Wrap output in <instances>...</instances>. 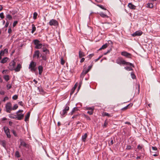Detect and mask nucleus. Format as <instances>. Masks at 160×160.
I'll use <instances>...</instances> for the list:
<instances>
[{
    "label": "nucleus",
    "mask_w": 160,
    "mask_h": 160,
    "mask_svg": "<svg viewBox=\"0 0 160 160\" xmlns=\"http://www.w3.org/2000/svg\"><path fill=\"white\" fill-rule=\"evenodd\" d=\"M116 62L120 65L125 64L126 65L133 66V64L129 62H126L122 58H118L116 60Z\"/></svg>",
    "instance_id": "f257e3e1"
},
{
    "label": "nucleus",
    "mask_w": 160,
    "mask_h": 160,
    "mask_svg": "<svg viewBox=\"0 0 160 160\" xmlns=\"http://www.w3.org/2000/svg\"><path fill=\"white\" fill-rule=\"evenodd\" d=\"M36 62L32 61L30 62L29 66V69L32 72H35L36 70Z\"/></svg>",
    "instance_id": "f03ea898"
},
{
    "label": "nucleus",
    "mask_w": 160,
    "mask_h": 160,
    "mask_svg": "<svg viewBox=\"0 0 160 160\" xmlns=\"http://www.w3.org/2000/svg\"><path fill=\"white\" fill-rule=\"evenodd\" d=\"M93 66L92 63L88 67V69L87 70H83L80 75V77L81 78H83L84 76L88 73L92 68Z\"/></svg>",
    "instance_id": "7ed1b4c3"
},
{
    "label": "nucleus",
    "mask_w": 160,
    "mask_h": 160,
    "mask_svg": "<svg viewBox=\"0 0 160 160\" xmlns=\"http://www.w3.org/2000/svg\"><path fill=\"white\" fill-rule=\"evenodd\" d=\"M6 111L7 112L10 113L12 110V104L11 102H8L5 105Z\"/></svg>",
    "instance_id": "20e7f679"
},
{
    "label": "nucleus",
    "mask_w": 160,
    "mask_h": 160,
    "mask_svg": "<svg viewBox=\"0 0 160 160\" xmlns=\"http://www.w3.org/2000/svg\"><path fill=\"white\" fill-rule=\"evenodd\" d=\"M33 42L35 45V48L37 49H40L42 47V44L40 43V41L38 39H35L33 40Z\"/></svg>",
    "instance_id": "39448f33"
},
{
    "label": "nucleus",
    "mask_w": 160,
    "mask_h": 160,
    "mask_svg": "<svg viewBox=\"0 0 160 160\" xmlns=\"http://www.w3.org/2000/svg\"><path fill=\"white\" fill-rule=\"evenodd\" d=\"M15 64L16 62L14 61H12L9 64L8 68L11 71L14 70Z\"/></svg>",
    "instance_id": "423d86ee"
},
{
    "label": "nucleus",
    "mask_w": 160,
    "mask_h": 160,
    "mask_svg": "<svg viewBox=\"0 0 160 160\" xmlns=\"http://www.w3.org/2000/svg\"><path fill=\"white\" fill-rule=\"evenodd\" d=\"M3 129L4 131L6 133L7 137L8 138H10L11 136L10 134V132L9 131V129L8 128L5 126L3 127Z\"/></svg>",
    "instance_id": "0eeeda50"
},
{
    "label": "nucleus",
    "mask_w": 160,
    "mask_h": 160,
    "mask_svg": "<svg viewBox=\"0 0 160 160\" xmlns=\"http://www.w3.org/2000/svg\"><path fill=\"white\" fill-rule=\"evenodd\" d=\"M69 110V107L66 106L65 108L63 110L62 112H60V114L63 117H64L67 114V112Z\"/></svg>",
    "instance_id": "6e6552de"
},
{
    "label": "nucleus",
    "mask_w": 160,
    "mask_h": 160,
    "mask_svg": "<svg viewBox=\"0 0 160 160\" xmlns=\"http://www.w3.org/2000/svg\"><path fill=\"white\" fill-rule=\"evenodd\" d=\"M121 54L122 55L125 57L127 58H131L132 56L131 54L128 52L126 51H123L121 52Z\"/></svg>",
    "instance_id": "1a4fd4ad"
},
{
    "label": "nucleus",
    "mask_w": 160,
    "mask_h": 160,
    "mask_svg": "<svg viewBox=\"0 0 160 160\" xmlns=\"http://www.w3.org/2000/svg\"><path fill=\"white\" fill-rule=\"evenodd\" d=\"M49 24L50 26L53 25L56 26L58 25V22L56 20L53 19L51 20L49 22Z\"/></svg>",
    "instance_id": "9d476101"
},
{
    "label": "nucleus",
    "mask_w": 160,
    "mask_h": 160,
    "mask_svg": "<svg viewBox=\"0 0 160 160\" xmlns=\"http://www.w3.org/2000/svg\"><path fill=\"white\" fill-rule=\"evenodd\" d=\"M142 33V32L141 31H136L134 33L132 34V35L133 37H135L136 36H141Z\"/></svg>",
    "instance_id": "9b49d317"
},
{
    "label": "nucleus",
    "mask_w": 160,
    "mask_h": 160,
    "mask_svg": "<svg viewBox=\"0 0 160 160\" xmlns=\"http://www.w3.org/2000/svg\"><path fill=\"white\" fill-rule=\"evenodd\" d=\"M40 52L39 50H37L34 52V54L33 55V58H34L37 57V58H39L40 57Z\"/></svg>",
    "instance_id": "f8f14e48"
},
{
    "label": "nucleus",
    "mask_w": 160,
    "mask_h": 160,
    "mask_svg": "<svg viewBox=\"0 0 160 160\" xmlns=\"http://www.w3.org/2000/svg\"><path fill=\"white\" fill-rule=\"evenodd\" d=\"M16 119L18 120L22 119L24 117V115L23 114H17Z\"/></svg>",
    "instance_id": "ddd939ff"
},
{
    "label": "nucleus",
    "mask_w": 160,
    "mask_h": 160,
    "mask_svg": "<svg viewBox=\"0 0 160 160\" xmlns=\"http://www.w3.org/2000/svg\"><path fill=\"white\" fill-rule=\"evenodd\" d=\"M21 146L27 148L28 147V145L27 144L24 142L23 141H21L20 142V144L19 146V148H20Z\"/></svg>",
    "instance_id": "4468645a"
},
{
    "label": "nucleus",
    "mask_w": 160,
    "mask_h": 160,
    "mask_svg": "<svg viewBox=\"0 0 160 160\" xmlns=\"http://www.w3.org/2000/svg\"><path fill=\"white\" fill-rule=\"evenodd\" d=\"M21 68V65L20 64H18L17 67L15 68L14 70H15L16 72H19L20 71Z\"/></svg>",
    "instance_id": "2eb2a0df"
},
{
    "label": "nucleus",
    "mask_w": 160,
    "mask_h": 160,
    "mask_svg": "<svg viewBox=\"0 0 160 160\" xmlns=\"http://www.w3.org/2000/svg\"><path fill=\"white\" fill-rule=\"evenodd\" d=\"M87 137L88 135L86 133H85L84 135H82V141L83 142H85L86 141V138H87Z\"/></svg>",
    "instance_id": "dca6fc26"
},
{
    "label": "nucleus",
    "mask_w": 160,
    "mask_h": 160,
    "mask_svg": "<svg viewBox=\"0 0 160 160\" xmlns=\"http://www.w3.org/2000/svg\"><path fill=\"white\" fill-rule=\"evenodd\" d=\"M128 7L131 9H135L136 6L131 3H129L128 5Z\"/></svg>",
    "instance_id": "f3484780"
},
{
    "label": "nucleus",
    "mask_w": 160,
    "mask_h": 160,
    "mask_svg": "<svg viewBox=\"0 0 160 160\" xmlns=\"http://www.w3.org/2000/svg\"><path fill=\"white\" fill-rule=\"evenodd\" d=\"M0 144L4 148H6V142L4 140L0 141Z\"/></svg>",
    "instance_id": "a211bd4d"
},
{
    "label": "nucleus",
    "mask_w": 160,
    "mask_h": 160,
    "mask_svg": "<svg viewBox=\"0 0 160 160\" xmlns=\"http://www.w3.org/2000/svg\"><path fill=\"white\" fill-rule=\"evenodd\" d=\"M39 74L41 75L43 71V67L42 66H39L38 67Z\"/></svg>",
    "instance_id": "6ab92c4d"
},
{
    "label": "nucleus",
    "mask_w": 160,
    "mask_h": 160,
    "mask_svg": "<svg viewBox=\"0 0 160 160\" xmlns=\"http://www.w3.org/2000/svg\"><path fill=\"white\" fill-rule=\"evenodd\" d=\"M30 112H28L27 115L25 116V121L26 122H27V121L28 120V119L29 118L30 116Z\"/></svg>",
    "instance_id": "aec40b11"
},
{
    "label": "nucleus",
    "mask_w": 160,
    "mask_h": 160,
    "mask_svg": "<svg viewBox=\"0 0 160 160\" xmlns=\"http://www.w3.org/2000/svg\"><path fill=\"white\" fill-rule=\"evenodd\" d=\"M8 59V58L7 57L4 58L1 61V63H5L7 61Z\"/></svg>",
    "instance_id": "412c9836"
},
{
    "label": "nucleus",
    "mask_w": 160,
    "mask_h": 160,
    "mask_svg": "<svg viewBox=\"0 0 160 160\" xmlns=\"http://www.w3.org/2000/svg\"><path fill=\"white\" fill-rule=\"evenodd\" d=\"M85 56V55L84 53L82 52L81 51V50L79 51V58H81L82 57H84Z\"/></svg>",
    "instance_id": "4be33fe9"
},
{
    "label": "nucleus",
    "mask_w": 160,
    "mask_h": 160,
    "mask_svg": "<svg viewBox=\"0 0 160 160\" xmlns=\"http://www.w3.org/2000/svg\"><path fill=\"white\" fill-rule=\"evenodd\" d=\"M43 51L46 54H49V52L48 50L46 48H43Z\"/></svg>",
    "instance_id": "5701e85b"
},
{
    "label": "nucleus",
    "mask_w": 160,
    "mask_h": 160,
    "mask_svg": "<svg viewBox=\"0 0 160 160\" xmlns=\"http://www.w3.org/2000/svg\"><path fill=\"white\" fill-rule=\"evenodd\" d=\"M100 15L101 17L103 18H108V16L106 14H104L103 12H101L100 13Z\"/></svg>",
    "instance_id": "b1692460"
},
{
    "label": "nucleus",
    "mask_w": 160,
    "mask_h": 160,
    "mask_svg": "<svg viewBox=\"0 0 160 160\" xmlns=\"http://www.w3.org/2000/svg\"><path fill=\"white\" fill-rule=\"evenodd\" d=\"M32 28L31 32L32 33H33L36 30V28L35 27V25L34 24H32Z\"/></svg>",
    "instance_id": "393cba45"
},
{
    "label": "nucleus",
    "mask_w": 160,
    "mask_h": 160,
    "mask_svg": "<svg viewBox=\"0 0 160 160\" xmlns=\"http://www.w3.org/2000/svg\"><path fill=\"white\" fill-rule=\"evenodd\" d=\"M108 44L106 43L103 45L102 47L99 49V50H100L102 49H104L107 48L108 47Z\"/></svg>",
    "instance_id": "a878e982"
},
{
    "label": "nucleus",
    "mask_w": 160,
    "mask_h": 160,
    "mask_svg": "<svg viewBox=\"0 0 160 160\" xmlns=\"http://www.w3.org/2000/svg\"><path fill=\"white\" fill-rule=\"evenodd\" d=\"M78 109L77 108H73L72 112L70 113L71 115H72L76 111H78Z\"/></svg>",
    "instance_id": "bb28decb"
},
{
    "label": "nucleus",
    "mask_w": 160,
    "mask_h": 160,
    "mask_svg": "<svg viewBox=\"0 0 160 160\" xmlns=\"http://www.w3.org/2000/svg\"><path fill=\"white\" fill-rule=\"evenodd\" d=\"M3 78L6 81H8L9 79V76L8 75H4L3 76Z\"/></svg>",
    "instance_id": "cd10ccee"
},
{
    "label": "nucleus",
    "mask_w": 160,
    "mask_h": 160,
    "mask_svg": "<svg viewBox=\"0 0 160 160\" xmlns=\"http://www.w3.org/2000/svg\"><path fill=\"white\" fill-rule=\"evenodd\" d=\"M108 121L107 120H105V121L103 125V128H105L107 127V125L108 124Z\"/></svg>",
    "instance_id": "c85d7f7f"
},
{
    "label": "nucleus",
    "mask_w": 160,
    "mask_h": 160,
    "mask_svg": "<svg viewBox=\"0 0 160 160\" xmlns=\"http://www.w3.org/2000/svg\"><path fill=\"white\" fill-rule=\"evenodd\" d=\"M40 57H41L42 59L44 60L45 61L47 59L46 56L45 54H44L43 55H41Z\"/></svg>",
    "instance_id": "c756f323"
},
{
    "label": "nucleus",
    "mask_w": 160,
    "mask_h": 160,
    "mask_svg": "<svg viewBox=\"0 0 160 160\" xmlns=\"http://www.w3.org/2000/svg\"><path fill=\"white\" fill-rule=\"evenodd\" d=\"M38 13L37 12H35L33 13V18L34 19H36L37 18Z\"/></svg>",
    "instance_id": "7c9ffc66"
},
{
    "label": "nucleus",
    "mask_w": 160,
    "mask_h": 160,
    "mask_svg": "<svg viewBox=\"0 0 160 160\" xmlns=\"http://www.w3.org/2000/svg\"><path fill=\"white\" fill-rule=\"evenodd\" d=\"M15 156L17 158H19L20 157V155H19V152L18 151H17L15 153Z\"/></svg>",
    "instance_id": "2f4dec72"
},
{
    "label": "nucleus",
    "mask_w": 160,
    "mask_h": 160,
    "mask_svg": "<svg viewBox=\"0 0 160 160\" xmlns=\"http://www.w3.org/2000/svg\"><path fill=\"white\" fill-rule=\"evenodd\" d=\"M18 106L17 104H15L12 108V110H15L16 109L18 108Z\"/></svg>",
    "instance_id": "473e14b6"
},
{
    "label": "nucleus",
    "mask_w": 160,
    "mask_h": 160,
    "mask_svg": "<svg viewBox=\"0 0 160 160\" xmlns=\"http://www.w3.org/2000/svg\"><path fill=\"white\" fill-rule=\"evenodd\" d=\"M124 68L127 71H130L132 70V68L130 67H126Z\"/></svg>",
    "instance_id": "72a5a7b5"
},
{
    "label": "nucleus",
    "mask_w": 160,
    "mask_h": 160,
    "mask_svg": "<svg viewBox=\"0 0 160 160\" xmlns=\"http://www.w3.org/2000/svg\"><path fill=\"white\" fill-rule=\"evenodd\" d=\"M6 18H8L9 20H11L12 18V16L10 14L7 15H6Z\"/></svg>",
    "instance_id": "f704fd0d"
},
{
    "label": "nucleus",
    "mask_w": 160,
    "mask_h": 160,
    "mask_svg": "<svg viewBox=\"0 0 160 160\" xmlns=\"http://www.w3.org/2000/svg\"><path fill=\"white\" fill-rule=\"evenodd\" d=\"M131 77L133 79H134L136 78V77L135 75L133 73V72H132L131 74Z\"/></svg>",
    "instance_id": "c9c22d12"
},
{
    "label": "nucleus",
    "mask_w": 160,
    "mask_h": 160,
    "mask_svg": "<svg viewBox=\"0 0 160 160\" xmlns=\"http://www.w3.org/2000/svg\"><path fill=\"white\" fill-rule=\"evenodd\" d=\"M148 7L152 8L153 7V4L152 3H148L147 4Z\"/></svg>",
    "instance_id": "e433bc0d"
},
{
    "label": "nucleus",
    "mask_w": 160,
    "mask_h": 160,
    "mask_svg": "<svg viewBox=\"0 0 160 160\" xmlns=\"http://www.w3.org/2000/svg\"><path fill=\"white\" fill-rule=\"evenodd\" d=\"M93 113V110H90V111H88L87 112V113L89 114L90 115H92Z\"/></svg>",
    "instance_id": "4c0bfd02"
},
{
    "label": "nucleus",
    "mask_w": 160,
    "mask_h": 160,
    "mask_svg": "<svg viewBox=\"0 0 160 160\" xmlns=\"http://www.w3.org/2000/svg\"><path fill=\"white\" fill-rule=\"evenodd\" d=\"M94 108L93 107H87L86 109L88 110H94Z\"/></svg>",
    "instance_id": "58836bf2"
},
{
    "label": "nucleus",
    "mask_w": 160,
    "mask_h": 160,
    "mask_svg": "<svg viewBox=\"0 0 160 160\" xmlns=\"http://www.w3.org/2000/svg\"><path fill=\"white\" fill-rule=\"evenodd\" d=\"M12 88V85L10 84H8L7 85V89L8 90Z\"/></svg>",
    "instance_id": "ea45409f"
},
{
    "label": "nucleus",
    "mask_w": 160,
    "mask_h": 160,
    "mask_svg": "<svg viewBox=\"0 0 160 160\" xmlns=\"http://www.w3.org/2000/svg\"><path fill=\"white\" fill-rule=\"evenodd\" d=\"M18 95H14L12 97V99L14 100H16L17 99H18Z\"/></svg>",
    "instance_id": "a19ab883"
},
{
    "label": "nucleus",
    "mask_w": 160,
    "mask_h": 160,
    "mask_svg": "<svg viewBox=\"0 0 160 160\" xmlns=\"http://www.w3.org/2000/svg\"><path fill=\"white\" fill-rule=\"evenodd\" d=\"M104 116H108V117H111V115L110 114L106 112L104 113Z\"/></svg>",
    "instance_id": "79ce46f5"
},
{
    "label": "nucleus",
    "mask_w": 160,
    "mask_h": 160,
    "mask_svg": "<svg viewBox=\"0 0 160 160\" xmlns=\"http://www.w3.org/2000/svg\"><path fill=\"white\" fill-rule=\"evenodd\" d=\"M0 17L2 19L4 18V14L3 12H2L0 13Z\"/></svg>",
    "instance_id": "37998d69"
},
{
    "label": "nucleus",
    "mask_w": 160,
    "mask_h": 160,
    "mask_svg": "<svg viewBox=\"0 0 160 160\" xmlns=\"http://www.w3.org/2000/svg\"><path fill=\"white\" fill-rule=\"evenodd\" d=\"M84 116H85V117L86 118V119L87 120H91L89 116H88V115H85Z\"/></svg>",
    "instance_id": "c03bdc74"
},
{
    "label": "nucleus",
    "mask_w": 160,
    "mask_h": 160,
    "mask_svg": "<svg viewBox=\"0 0 160 160\" xmlns=\"http://www.w3.org/2000/svg\"><path fill=\"white\" fill-rule=\"evenodd\" d=\"M143 147V145H139L138 146L137 148L138 149H141Z\"/></svg>",
    "instance_id": "a18cd8bd"
},
{
    "label": "nucleus",
    "mask_w": 160,
    "mask_h": 160,
    "mask_svg": "<svg viewBox=\"0 0 160 160\" xmlns=\"http://www.w3.org/2000/svg\"><path fill=\"white\" fill-rule=\"evenodd\" d=\"M12 132L15 136L16 137L17 136L16 132L14 130H12Z\"/></svg>",
    "instance_id": "49530a36"
},
{
    "label": "nucleus",
    "mask_w": 160,
    "mask_h": 160,
    "mask_svg": "<svg viewBox=\"0 0 160 160\" xmlns=\"http://www.w3.org/2000/svg\"><path fill=\"white\" fill-rule=\"evenodd\" d=\"M9 117L11 118H14V119L15 118L16 119V115H13V116L12 115V116H10Z\"/></svg>",
    "instance_id": "de8ad7c7"
},
{
    "label": "nucleus",
    "mask_w": 160,
    "mask_h": 160,
    "mask_svg": "<svg viewBox=\"0 0 160 160\" xmlns=\"http://www.w3.org/2000/svg\"><path fill=\"white\" fill-rule=\"evenodd\" d=\"M131 148V147L130 145H128L127 146L126 149L128 150H129Z\"/></svg>",
    "instance_id": "09e8293b"
},
{
    "label": "nucleus",
    "mask_w": 160,
    "mask_h": 160,
    "mask_svg": "<svg viewBox=\"0 0 160 160\" xmlns=\"http://www.w3.org/2000/svg\"><path fill=\"white\" fill-rule=\"evenodd\" d=\"M18 21H15L14 22L13 24V27H14L16 25V24L18 23Z\"/></svg>",
    "instance_id": "8fccbe9b"
},
{
    "label": "nucleus",
    "mask_w": 160,
    "mask_h": 160,
    "mask_svg": "<svg viewBox=\"0 0 160 160\" xmlns=\"http://www.w3.org/2000/svg\"><path fill=\"white\" fill-rule=\"evenodd\" d=\"M4 54V52H3V51H2L0 53V56H1V57L3 56Z\"/></svg>",
    "instance_id": "3c124183"
},
{
    "label": "nucleus",
    "mask_w": 160,
    "mask_h": 160,
    "mask_svg": "<svg viewBox=\"0 0 160 160\" xmlns=\"http://www.w3.org/2000/svg\"><path fill=\"white\" fill-rule=\"evenodd\" d=\"M65 61H64V60H63V59L62 58L61 60V64L62 65H64L65 63Z\"/></svg>",
    "instance_id": "603ef678"
},
{
    "label": "nucleus",
    "mask_w": 160,
    "mask_h": 160,
    "mask_svg": "<svg viewBox=\"0 0 160 160\" xmlns=\"http://www.w3.org/2000/svg\"><path fill=\"white\" fill-rule=\"evenodd\" d=\"M8 98L7 97H6L4 98L3 100V101L4 102H5L6 100H8Z\"/></svg>",
    "instance_id": "864d4df0"
},
{
    "label": "nucleus",
    "mask_w": 160,
    "mask_h": 160,
    "mask_svg": "<svg viewBox=\"0 0 160 160\" xmlns=\"http://www.w3.org/2000/svg\"><path fill=\"white\" fill-rule=\"evenodd\" d=\"M97 6L103 9H104V10L106 9L104 8L101 5H98Z\"/></svg>",
    "instance_id": "5fc2aeb1"
},
{
    "label": "nucleus",
    "mask_w": 160,
    "mask_h": 160,
    "mask_svg": "<svg viewBox=\"0 0 160 160\" xmlns=\"http://www.w3.org/2000/svg\"><path fill=\"white\" fill-rule=\"evenodd\" d=\"M129 106V105H127V106H126V107H124V108H123L122 109V110H125L127 109L128 108V107Z\"/></svg>",
    "instance_id": "6e6d98bb"
},
{
    "label": "nucleus",
    "mask_w": 160,
    "mask_h": 160,
    "mask_svg": "<svg viewBox=\"0 0 160 160\" xmlns=\"http://www.w3.org/2000/svg\"><path fill=\"white\" fill-rule=\"evenodd\" d=\"M94 54H90L88 56V58H90V59H91V58L93 56H94Z\"/></svg>",
    "instance_id": "4d7b16f0"
},
{
    "label": "nucleus",
    "mask_w": 160,
    "mask_h": 160,
    "mask_svg": "<svg viewBox=\"0 0 160 160\" xmlns=\"http://www.w3.org/2000/svg\"><path fill=\"white\" fill-rule=\"evenodd\" d=\"M18 104L21 106H22L23 105V103L22 101H20L18 102Z\"/></svg>",
    "instance_id": "13d9d810"
},
{
    "label": "nucleus",
    "mask_w": 160,
    "mask_h": 160,
    "mask_svg": "<svg viewBox=\"0 0 160 160\" xmlns=\"http://www.w3.org/2000/svg\"><path fill=\"white\" fill-rule=\"evenodd\" d=\"M3 51L4 52V53H8V49L7 48H6Z\"/></svg>",
    "instance_id": "bf43d9fd"
},
{
    "label": "nucleus",
    "mask_w": 160,
    "mask_h": 160,
    "mask_svg": "<svg viewBox=\"0 0 160 160\" xmlns=\"http://www.w3.org/2000/svg\"><path fill=\"white\" fill-rule=\"evenodd\" d=\"M12 32V30L11 28H9L8 29V32L9 33H11Z\"/></svg>",
    "instance_id": "052dcab7"
},
{
    "label": "nucleus",
    "mask_w": 160,
    "mask_h": 160,
    "mask_svg": "<svg viewBox=\"0 0 160 160\" xmlns=\"http://www.w3.org/2000/svg\"><path fill=\"white\" fill-rule=\"evenodd\" d=\"M152 148L154 151H156L157 150V148L155 147H152Z\"/></svg>",
    "instance_id": "680f3d73"
},
{
    "label": "nucleus",
    "mask_w": 160,
    "mask_h": 160,
    "mask_svg": "<svg viewBox=\"0 0 160 160\" xmlns=\"http://www.w3.org/2000/svg\"><path fill=\"white\" fill-rule=\"evenodd\" d=\"M23 112V110H19L17 112V114H19V113L20 112Z\"/></svg>",
    "instance_id": "e2e57ef3"
},
{
    "label": "nucleus",
    "mask_w": 160,
    "mask_h": 160,
    "mask_svg": "<svg viewBox=\"0 0 160 160\" xmlns=\"http://www.w3.org/2000/svg\"><path fill=\"white\" fill-rule=\"evenodd\" d=\"M9 24V22H7L6 23L5 27H7L8 26Z\"/></svg>",
    "instance_id": "0e129e2a"
},
{
    "label": "nucleus",
    "mask_w": 160,
    "mask_h": 160,
    "mask_svg": "<svg viewBox=\"0 0 160 160\" xmlns=\"http://www.w3.org/2000/svg\"><path fill=\"white\" fill-rule=\"evenodd\" d=\"M84 60H85V58H82V59H81V60H80V62H84Z\"/></svg>",
    "instance_id": "69168bd1"
},
{
    "label": "nucleus",
    "mask_w": 160,
    "mask_h": 160,
    "mask_svg": "<svg viewBox=\"0 0 160 160\" xmlns=\"http://www.w3.org/2000/svg\"><path fill=\"white\" fill-rule=\"evenodd\" d=\"M101 57H99L98 58L94 60V61L95 62H97L98 60H99V59Z\"/></svg>",
    "instance_id": "338daca9"
},
{
    "label": "nucleus",
    "mask_w": 160,
    "mask_h": 160,
    "mask_svg": "<svg viewBox=\"0 0 160 160\" xmlns=\"http://www.w3.org/2000/svg\"><path fill=\"white\" fill-rule=\"evenodd\" d=\"M114 143L113 141V140H111L110 142L109 143V144L112 145Z\"/></svg>",
    "instance_id": "774afa93"
}]
</instances>
